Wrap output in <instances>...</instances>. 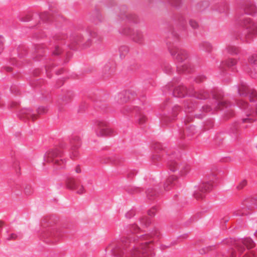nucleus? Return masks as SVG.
Instances as JSON below:
<instances>
[{
	"instance_id": "f257e3e1",
	"label": "nucleus",
	"mask_w": 257,
	"mask_h": 257,
	"mask_svg": "<svg viewBox=\"0 0 257 257\" xmlns=\"http://www.w3.org/2000/svg\"><path fill=\"white\" fill-rule=\"evenodd\" d=\"M152 241L139 242L131 251V257H149L150 248L148 245Z\"/></svg>"
},
{
	"instance_id": "f03ea898",
	"label": "nucleus",
	"mask_w": 257,
	"mask_h": 257,
	"mask_svg": "<svg viewBox=\"0 0 257 257\" xmlns=\"http://www.w3.org/2000/svg\"><path fill=\"white\" fill-rule=\"evenodd\" d=\"M238 93L240 96L248 98L250 102L255 101L257 99L256 91L249 88L245 84H241L239 85Z\"/></svg>"
},
{
	"instance_id": "7ed1b4c3",
	"label": "nucleus",
	"mask_w": 257,
	"mask_h": 257,
	"mask_svg": "<svg viewBox=\"0 0 257 257\" xmlns=\"http://www.w3.org/2000/svg\"><path fill=\"white\" fill-rule=\"evenodd\" d=\"M236 104L241 109L245 110L246 118H242L243 122H251L254 120L253 118V111L251 110L248 103L242 99L237 100Z\"/></svg>"
},
{
	"instance_id": "20e7f679",
	"label": "nucleus",
	"mask_w": 257,
	"mask_h": 257,
	"mask_svg": "<svg viewBox=\"0 0 257 257\" xmlns=\"http://www.w3.org/2000/svg\"><path fill=\"white\" fill-rule=\"evenodd\" d=\"M98 136L103 137L111 135L113 131L108 126V123L104 120H99L97 122Z\"/></svg>"
},
{
	"instance_id": "39448f33",
	"label": "nucleus",
	"mask_w": 257,
	"mask_h": 257,
	"mask_svg": "<svg viewBox=\"0 0 257 257\" xmlns=\"http://www.w3.org/2000/svg\"><path fill=\"white\" fill-rule=\"evenodd\" d=\"M123 33L125 35H131L132 40L138 43L141 44L144 41V36L139 30L134 31L133 33L130 29H124Z\"/></svg>"
},
{
	"instance_id": "423d86ee",
	"label": "nucleus",
	"mask_w": 257,
	"mask_h": 257,
	"mask_svg": "<svg viewBox=\"0 0 257 257\" xmlns=\"http://www.w3.org/2000/svg\"><path fill=\"white\" fill-rule=\"evenodd\" d=\"M170 52L173 56H175L176 59L179 62H182L188 58V53L184 49L174 48L171 50Z\"/></svg>"
},
{
	"instance_id": "0eeeda50",
	"label": "nucleus",
	"mask_w": 257,
	"mask_h": 257,
	"mask_svg": "<svg viewBox=\"0 0 257 257\" xmlns=\"http://www.w3.org/2000/svg\"><path fill=\"white\" fill-rule=\"evenodd\" d=\"M243 245L247 248H251L254 247V242L249 238H244L241 243H238L236 245V248L238 252H242L244 250Z\"/></svg>"
},
{
	"instance_id": "6e6552de",
	"label": "nucleus",
	"mask_w": 257,
	"mask_h": 257,
	"mask_svg": "<svg viewBox=\"0 0 257 257\" xmlns=\"http://www.w3.org/2000/svg\"><path fill=\"white\" fill-rule=\"evenodd\" d=\"M62 151L59 148H55L49 150L47 153V157L49 161L53 162V160L61 158Z\"/></svg>"
},
{
	"instance_id": "1a4fd4ad",
	"label": "nucleus",
	"mask_w": 257,
	"mask_h": 257,
	"mask_svg": "<svg viewBox=\"0 0 257 257\" xmlns=\"http://www.w3.org/2000/svg\"><path fill=\"white\" fill-rule=\"evenodd\" d=\"M80 139L79 137H75L71 141L72 145L71 152V157L75 158L78 156L79 153L77 151L78 148L80 146Z\"/></svg>"
},
{
	"instance_id": "9d476101",
	"label": "nucleus",
	"mask_w": 257,
	"mask_h": 257,
	"mask_svg": "<svg viewBox=\"0 0 257 257\" xmlns=\"http://www.w3.org/2000/svg\"><path fill=\"white\" fill-rule=\"evenodd\" d=\"M108 249H110L111 251V254L114 257H121L123 252L120 247L115 244L110 245L108 247Z\"/></svg>"
},
{
	"instance_id": "9b49d317",
	"label": "nucleus",
	"mask_w": 257,
	"mask_h": 257,
	"mask_svg": "<svg viewBox=\"0 0 257 257\" xmlns=\"http://www.w3.org/2000/svg\"><path fill=\"white\" fill-rule=\"evenodd\" d=\"M191 171V167L189 165L183 163L179 166V175L181 177L186 176Z\"/></svg>"
},
{
	"instance_id": "f8f14e48",
	"label": "nucleus",
	"mask_w": 257,
	"mask_h": 257,
	"mask_svg": "<svg viewBox=\"0 0 257 257\" xmlns=\"http://www.w3.org/2000/svg\"><path fill=\"white\" fill-rule=\"evenodd\" d=\"M20 115L22 117H26L28 119L31 118L33 120L37 119V116L32 114V111L30 109L25 108L21 111Z\"/></svg>"
},
{
	"instance_id": "ddd939ff",
	"label": "nucleus",
	"mask_w": 257,
	"mask_h": 257,
	"mask_svg": "<svg viewBox=\"0 0 257 257\" xmlns=\"http://www.w3.org/2000/svg\"><path fill=\"white\" fill-rule=\"evenodd\" d=\"M243 26L246 29L254 31L257 30V25L252 23L250 18H245L243 21Z\"/></svg>"
},
{
	"instance_id": "4468645a",
	"label": "nucleus",
	"mask_w": 257,
	"mask_h": 257,
	"mask_svg": "<svg viewBox=\"0 0 257 257\" xmlns=\"http://www.w3.org/2000/svg\"><path fill=\"white\" fill-rule=\"evenodd\" d=\"M214 98L217 100L218 103V108H216V109H221L226 105V102L222 100L223 98L222 94L216 92V94H214Z\"/></svg>"
},
{
	"instance_id": "2eb2a0df",
	"label": "nucleus",
	"mask_w": 257,
	"mask_h": 257,
	"mask_svg": "<svg viewBox=\"0 0 257 257\" xmlns=\"http://www.w3.org/2000/svg\"><path fill=\"white\" fill-rule=\"evenodd\" d=\"M79 182L75 180L73 178H68L66 182V186L68 188L72 190L76 189V187L79 185Z\"/></svg>"
},
{
	"instance_id": "dca6fc26",
	"label": "nucleus",
	"mask_w": 257,
	"mask_h": 257,
	"mask_svg": "<svg viewBox=\"0 0 257 257\" xmlns=\"http://www.w3.org/2000/svg\"><path fill=\"white\" fill-rule=\"evenodd\" d=\"M181 164L175 161H171L168 164V167L169 169L172 172H175L176 171H179V166Z\"/></svg>"
},
{
	"instance_id": "f3484780",
	"label": "nucleus",
	"mask_w": 257,
	"mask_h": 257,
	"mask_svg": "<svg viewBox=\"0 0 257 257\" xmlns=\"http://www.w3.org/2000/svg\"><path fill=\"white\" fill-rule=\"evenodd\" d=\"M177 179L176 177H170L166 181L164 184V188L166 190H170L172 186L173 185V182L175 180Z\"/></svg>"
},
{
	"instance_id": "a211bd4d",
	"label": "nucleus",
	"mask_w": 257,
	"mask_h": 257,
	"mask_svg": "<svg viewBox=\"0 0 257 257\" xmlns=\"http://www.w3.org/2000/svg\"><path fill=\"white\" fill-rule=\"evenodd\" d=\"M212 185L210 183H202L200 187V191L201 192H206L211 190Z\"/></svg>"
},
{
	"instance_id": "6ab92c4d",
	"label": "nucleus",
	"mask_w": 257,
	"mask_h": 257,
	"mask_svg": "<svg viewBox=\"0 0 257 257\" xmlns=\"http://www.w3.org/2000/svg\"><path fill=\"white\" fill-rule=\"evenodd\" d=\"M53 162L55 164V165L61 168H63L65 166L66 164V161L65 160L61 159V158L53 160Z\"/></svg>"
},
{
	"instance_id": "aec40b11",
	"label": "nucleus",
	"mask_w": 257,
	"mask_h": 257,
	"mask_svg": "<svg viewBox=\"0 0 257 257\" xmlns=\"http://www.w3.org/2000/svg\"><path fill=\"white\" fill-rule=\"evenodd\" d=\"M256 10V7L253 5L251 4L249 6H248L245 9V11L246 13L250 14V15H253L255 13V11Z\"/></svg>"
},
{
	"instance_id": "412c9836",
	"label": "nucleus",
	"mask_w": 257,
	"mask_h": 257,
	"mask_svg": "<svg viewBox=\"0 0 257 257\" xmlns=\"http://www.w3.org/2000/svg\"><path fill=\"white\" fill-rule=\"evenodd\" d=\"M247 184V181L246 180H242L240 181L236 185V189L238 190L242 189Z\"/></svg>"
},
{
	"instance_id": "4be33fe9",
	"label": "nucleus",
	"mask_w": 257,
	"mask_h": 257,
	"mask_svg": "<svg viewBox=\"0 0 257 257\" xmlns=\"http://www.w3.org/2000/svg\"><path fill=\"white\" fill-rule=\"evenodd\" d=\"M224 63L228 67H231L236 64V60L233 59H228L224 62Z\"/></svg>"
},
{
	"instance_id": "5701e85b",
	"label": "nucleus",
	"mask_w": 257,
	"mask_h": 257,
	"mask_svg": "<svg viewBox=\"0 0 257 257\" xmlns=\"http://www.w3.org/2000/svg\"><path fill=\"white\" fill-rule=\"evenodd\" d=\"M204 192H201L199 190V191L194 193V197L197 200L202 199L204 197Z\"/></svg>"
},
{
	"instance_id": "b1692460",
	"label": "nucleus",
	"mask_w": 257,
	"mask_h": 257,
	"mask_svg": "<svg viewBox=\"0 0 257 257\" xmlns=\"http://www.w3.org/2000/svg\"><path fill=\"white\" fill-rule=\"evenodd\" d=\"M141 222L144 225L147 226L151 223V220L150 218L148 217H144L141 219Z\"/></svg>"
},
{
	"instance_id": "393cba45",
	"label": "nucleus",
	"mask_w": 257,
	"mask_h": 257,
	"mask_svg": "<svg viewBox=\"0 0 257 257\" xmlns=\"http://www.w3.org/2000/svg\"><path fill=\"white\" fill-rule=\"evenodd\" d=\"M227 49L230 53L237 54L238 52V49L234 46H229Z\"/></svg>"
},
{
	"instance_id": "a878e982",
	"label": "nucleus",
	"mask_w": 257,
	"mask_h": 257,
	"mask_svg": "<svg viewBox=\"0 0 257 257\" xmlns=\"http://www.w3.org/2000/svg\"><path fill=\"white\" fill-rule=\"evenodd\" d=\"M77 191V193L78 194H82L84 192V189L82 185L80 184V183H79V185H78L76 187V189H75Z\"/></svg>"
},
{
	"instance_id": "bb28decb",
	"label": "nucleus",
	"mask_w": 257,
	"mask_h": 257,
	"mask_svg": "<svg viewBox=\"0 0 257 257\" xmlns=\"http://www.w3.org/2000/svg\"><path fill=\"white\" fill-rule=\"evenodd\" d=\"M248 62L250 64L257 63V55H253L251 56L248 59Z\"/></svg>"
},
{
	"instance_id": "cd10ccee",
	"label": "nucleus",
	"mask_w": 257,
	"mask_h": 257,
	"mask_svg": "<svg viewBox=\"0 0 257 257\" xmlns=\"http://www.w3.org/2000/svg\"><path fill=\"white\" fill-rule=\"evenodd\" d=\"M119 51L122 54H124L128 52V48L125 46H121L119 48Z\"/></svg>"
},
{
	"instance_id": "c85d7f7f",
	"label": "nucleus",
	"mask_w": 257,
	"mask_h": 257,
	"mask_svg": "<svg viewBox=\"0 0 257 257\" xmlns=\"http://www.w3.org/2000/svg\"><path fill=\"white\" fill-rule=\"evenodd\" d=\"M47 112V109L45 107H41L38 109V113L39 114L44 113Z\"/></svg>"
},
{
	"instance_id": "c756f323",
	"label": "nucleus",
	"mask_w": 257,
	"mask_h": 257,
	"mask_svg": "<svg viewBox=\"0 0 257 257\" xmlns=\"http://www.w3.org/2000/svg\"><path fill=\"white\" fill-rule=\"evenodd\" d=\"M190 24L193 28H196L198 26V23L196 21L193 20H191L190 21Z\"/></svg>"
},
{
	"instance_id": "7c9ffc66",
	"label": "nucleus",
	"mask_w": 257,
	"mask_h": 257,
	"mask_svg": "<svg viewBox=\"0 0 257 257\" xmlns=\"http://www.w3.org/2000/svg\"><path fill=\"white\" fill-rule=\"evenodd\" d=\"M17 238V235L15 233H12L10 236L7 238L8 240H14Z\"/></svg>"
},
{
	"instance_id": "2f4dec72",
	"label": "nucleus",
	"mask_w": 257,
	"mask_h": 257,
	"mask_svg": "<svg viewBox=\"0 0 257 257\" xmlns=\"http://www.w3.org/2000/svg\"><path fill=\"white\" fill-rule=\"evenodd\" d=\"M243 257H256L254 253L252 251L246 253Z\"/></svg>"
},
{
	"instance_id": "473e14b6",
	"label": "nucleus",
	"mask_w": 257,
	"mask_h": 257,
	"mask_svg": "<svg viewBox=\"0 0 257 257\" xmlns=\"http://www.w3.org/2000/svg\"><path fill=\"white\" fill-rule=\"evenodd\" d=\"M146 117L145 116H141L140 118L139 119V122L140 123H143L146 121Z\"/></svg>"
},
{
	"instance_id": "72a5a7b5",
	"label": "nucleus",
	"mask_w": 257,
	"mask_h": 257,
	"mask_svg": "<svg viewBox=\"0 0 257 257\" xmlns=\"http://www.w3.org/2000/svg\"><path fill=\"white\" fill-rule=\"evenodd\" d=\"M156 210L155 208H152L148 211V214L150 216H153L155 214Z\"/></svg>"
},
{
	"instance_id": "f704fd0d",
	"label": "nucleus",
	"mask_w": 257,
	"mask_h": 257,
	"mask_svg": "<svg viewBox=\"0 0 257 257\" xmlns=\"http://www.w3.org/2000/svg\"><path fill=\"white\" fill-rule=\"evenodd\" d=\"M75 172L77 173H79L81 172V168L79 166H77L75 168Z\"/></svg>"
},
{
	"instance_id": "c9c22d12",
	"label": "nucleus",
	"mask_w": 257,
	"mask_h": 257,
	"mask_svg": "<svg viewBox=\"0 0 257 257\" xmlns=\"http://www.w3.org/2000/svg\"><path fill=\"white\" fill-rule=\"evenodd\" d=\"M149 235H145L144 236H142L140 239V241H143L144 240H145L147 239V238H148L149 237Z\"/></svg>"
},
{
	"instance_id": "e433bc0d",
	"label": "nucleus",
	"mask_w": 257,
	"mask_h": 257,
	"mask_svg": "<svg viewBox=\"0 0 257 257\" xmlns=\"http://www.w3.org/2000/svg\"><path fill=\"white\" fill-rule=\"evenodd\" d=\"M59 53H60L59 48L58 47L56 48V50L53 52V54L54 55H58L59 54Z\"/></svg>"
},
{
	"instance_id": "4c0bfd02",
	"label": "nucleus",
	"mask_w": 257,
	"mask_h": 257,
	"mask_svg": "<svg viewBox=\"0 0 257 257\" xmlns=\"http://www.w3.org/2000/svg\"><path fill=\"white\" fill-rule=\"evenodd\" d=\"M229 257H236V252L234 250H232Z\"/></svg>"
},
{
	"instance_id": "58836bf2",
	"label": "nucleus",
	"mask_w": 257,
	"mask_h": 257,
	"mask_svg": "<svg viewBox=\"0 0 257 257\" xmlns=\"http://www.w3.org/2000/svg\"><path fill=\"white\" fill-rule=\"evenodd\" d=\"M159 232L157 230H155V233H153V234H151V236H159Z\"/></svg>"
},
{
	"instance_id": "ea45409f",
	"label": "nucleus",
	"mask_w": 257,
	"mask_h": 257,
	"mask_svg": "<svg viewBox=\"0 0 257 257\" xmlns=\"http://www.w3.org/2000/svg\"><path fill=\"white\" fill-rule=\"evenodd\" d=\"M204 108L205 109V107H204ZM205 108H206V111H210L211 109L210 108V107L209 106H206L205 107Z\"/></svg>"
},
{
	"instance_id": "a19ab883",
	"label": "nucleus",
	"mask_w": 257,
	"mask_h": 257,
	"mask_svg": "<svg viewBox=\"0 0 257 257\" xmlns=\"http://www.w3.org/2000/svg\"><path fill=\"white\" fill-rule=\"evenodd\" d=\"M4 224V222L2 221H0V227H2Z\"/></svg>"
},
{
	"instance_id": "79ce46f5",
	"label": "nucleus",
	"mask_w": 257,
	"mask_h": 257,
	"mask_svg": "<svg viewBox=\"0 0 257 257\" xmlns=\"http://www.w3.org/2000/svg\"><path fill=\"white\" fill-rule=\"evenodd\" d=\"M184 96V94H178V95H177V96H178V97H182V96Z\"/></svg>"
},
{
	"instance_id": "37998d69",
	"label": "nucleus",
	"mask_w": 257,
	"mask_h": 257,
	"mask_svg": "<svg viewBox=\"0 0 257 257\" xmlns=\"http://www.w3.org/2000/svg\"><path fill=\"white\" fill-rule=\"evenodd\" d=\"M177 91H178V89L177 88L175 90L174 92L175 95H176Z\"/></svg>"
},
{
	"instance_id": "c03bdc74",
	"label": "nucleus",
	"mask_w": 257,
	"mask_h": 257,
	"mask_svg": "<svg viewBox=\"0 0 257 257\" xmlns=\"http://www.w3.org/2000/svg\"><path fill=\"white\" fill-rule=\"evenodd\" d=\"M176 109H177V110L179 109V107H175V108H174V111H175Z\"/></svg>"
},
{
	"instance_id": "a18cd8bd",
	"label": "nucleus",
	"mask_w": 257,
	"mask_h": 257,
	"mask_svg": "<svg viewBox=\"0 0 257 257\" xmlns=\"http://www.w3.org/2000/svg\"><path fill=\"white\" fill-rule=\"evenodd\" d=\"M255 113H256V115H257V104H256V108H255Z\"/></svg>"
},
{
	"instance_id": "49530a36",
	"label": "nucleus",
	"mask_w": 257,
	"mask_h": 257,
	"mask_svg": "<svg viewBox=\"0 0 257 257\" xmlns=\"http://www.w3.org/2000/svg\"><path fill=\"white\" fill-rule=\"evenodd\" d=\"M255 236H256V238H257V231H256L255 232Z\"/></svg>"
},
{
	"instance_id": "de8ad7c7",
	"label": "nucleus",
	"mask_w": 257,
	"mask_h": 257,
	"mask_svg": "<svg viewBox=\"0 0 257 257\" xmlns=\"http://www.w3.org/2000/svg\"><path fill=\"white\" fill-rule=\"evenodd\" d=\"M2 43V38L0 37V43Z\"/></svg>"
},
{
	"instance_id": "09e8293b",
	"label": "nucleus",
	"mask_w": 257,
	"mask_h": 257,
	"mask_svg": "<svg viewBox=\"0 0 257 257\" xmlns=\"http://www.w3.org/2000/svg\"><path fill=\"white\" fill-rule=\"evenodd\" d=\"M148 196H152V195H151V194H150L149 192H148Z\"/></svg>"
},
{
	"instance_id": "8fccbe9b",
	"label": "nucleus",
	"mask_w": 257,
	"mask_h": 257,
	"mask_svg": "<svg viewBox=\"0 0 257 257\" xmlns=\"http://www.w3.org/2000/svg\"><path fill=\"white\" fill-rule=\"evenodd\" d=\"M11 70V68H9V69L8 70V71H10Z\"/></svg>"
}]
</instances>
